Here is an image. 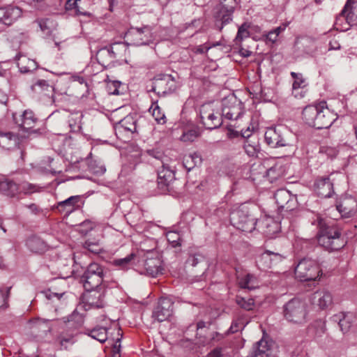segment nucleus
Instances as JSON below:
<instances>
[{
    "mask_svg": "<svg viewBox=\"0 0 357 357\" xmlns=\"http://www.w3.org/2000/svg\"><path fill=\"white\" fill-rule=\"evenodd\" d=\"M312 224L317 225L319 228L317 238L321 246L331 251L340 250L344 246L345 242L341 238L339 229L337 227L328 226L319 215H315V219L312 221Z\"/></svg>",
    "mask_w": 357,
    "mask_h": 357,
    "instance_id": "f257e3e1",
    "label": "nucleus"
},
{
    "mask_svg": "<svg viewBox=\"0 0 357 357\" xmlns=\"http://www.w3.org/2000/svg\"><path fill=\"white\" fill-rule=\"evenodd\" d=\"M264 138L271 148L292 146L296 141V135L282 126L268 128L265 132Z\"/></svg>",
    "mask_w": 357,
    "mask_h": 357,
    "instance_id": "f03ea898",
    "label": "nucleus"
},
{
    "mask_svg": "<svg viewBox=\"0 0 357 357\" xmlns=\"http://www.w3.org/2000/svg\"><path fill=\"white\" fill-rule=\"evenodd\" d=\"M43 188V187L28 181H22L20 184H17L8 179L0 180V191L10 197H15L20 194L29 196L33 193L42 192Z\"/></svg>",
    "mask_w": 357,
    "mask_h": 357,
    "instance_id": "7ed1b4c3",
    "label": "nucleus"
},
{
    "mask_svg": "<svg viewBox=\"0 0 357 357\" xmlns=\"http://www.w3.org/2000/svg\"><path fill=\"white\" fill-rule=\"evenodd\" d=\"M88 273L86 271L82 278V282L84 283V287L85 288L86 293H84L80 298V301L77 305L76 309L71 315L66 318L64 321L68 324L70 328H77L82 326L84 323V318L87 315L88 310L89 309V303L88 298V291L86 289V284L88 283Z\"/></svg>",
    "mask_w": 357,
    "mask_h": 357,
    "instance_id": "20e7f679",
    "label": "nucleus"
},
{
    "mask_svg": "<svg viewBox=\"0 0 357 357\" xmlns=\"http://www.w3.org/2000/svg\"><path fill=\"white\" fill-rule=\"evenodd\" d=\"M283 314L284 318L289 322L298 324H303L307 319V305L301 299L292 298L284 304Z\"/></svg>",
    "mask_w": 357,
    "mask_h": 357,
    "instance_id": "39448f33",
    "label": "nucleus"
},
{
    "mask_svg": "<svg viewBox=\"0 0 357 357\" xmlns=\"http://www.w3.org/2000/svg\"><path fill=\"white\" fill-rule=\"evenodd\" d=\"M321 271L318 264L311 259H303L299 261L295 268V275L301 281L315 280Z\"/></svg>",
    "mask_w": 357,
    "mask_h": 357,
    "instance_id": "423d86ee",
    "label": "nucleus"
},
{
    "mask_svg": "<svg viewBox=\"0 0 357 357\" xmlns=\"http://www.w3.org/2000/svg\"><path fill=\"white\" fill-rule=\"evenodd\" d=\"M127 38L135 46L149 45L154 40L153 29L149 25L131 27L127 32Z\"/></svg>",
    "mask_w": 357,
    "mask_h": 357,
    "instance_id": "0eeeda50",
    "label": "nucleus"
},
{
    "mask_svg": "<svg viewBox=\"0 0 357 357\" xmlns=\"http://www.w3.org/2000/svg\"><path fill=\"white\" fill-rule=\"evenodd\" d=\"M236 5V0H221L216 6L215 25L220 31L222 29L224 25L231 21Z\"/></svg>",
    "mask_w": 357,
    "mask_h": 357,
    "instance_id": "6e6552de",
    "label": "nucleus"
},
{
    "mask_svg": "<svg viewBox=\"0 0 357 357\" xmlns=\"http://www.w3.org/2000/svg\"><path fill=\"white\" fill-rule=\"evenodd\" d=\"M243 113V104L235 96L230 95L222 100V114L226 119L236 120Z\"/></svg>",
    "mask_w": 357,
    "mask_h": 357,
    "instance_id": "1a4fd4ad",
    "label": "nucleus"
},
{
    "mask_svg": "<svg viewBox=\"0 0 357 357\" xmlns=\"http://www.w3.org/2000/svg\"><path fill=\"white\" fill-rule=\"evenodd\" d=\"M231 220L235 221L238 229L245 232H252L255 229L256 218L252 217L245 207H243L231 214Z\"/></svg>",
    "mask_w": 357,
    "mask_h": 357,
    "instance_id": "9d476101",
    "label": "nucleus"
},
{
    "mask_svg": "<svg viewBox=\"0 0 357 357\" xmlns=\"http://www.w3.org/2000/svg\"><path fill=\"white\" fill-rule=\"evenodd\" d=\"M202 123L209 130L219 128L222 123V117L218 112H215L210 104L203 105L199 110Z\"/></svg>",
    "mask_w": 357,
    "mask_h": 357,
    "instance_id": "9b49d317",
    "label": "nucleus"
},
{
    "mask_svg": "<svg viewBox=\"0 0 357 357\" xmlns=\"http://www.w3.org/2000/svg\"><path fill=\"white\" fill-rule=\"evenodd\" d=\"M176 88V81L170 75H159L154 78L151 91L158 96L172 93Z\"/></svg>",
    "mask_w": 357,
    "mask_h": 357,
    "instance_id": "f8f14e48",
    "label": "nucleus"
},
{
    "mask_svg": "<svg viewBox=\"0 0 357 357\" xmlns=\"http://www.w3.org/2000/svg\"><path fill=\"white\" fill-rule=\"evenodd\" d=\"M318 108L319 111L314 128L318 130L328 128L337 119L336 114L328 108L325 101L319 102Z\"/></svg>",
    "mask_w": 357,
    "mask_h": 357,
    "instance_id": "ddd939ff",
    "label": "nucleus"
},
{
    "mask_svg": "<svg viewBox=\"0 0 357 357\" xmlns=\"http://www.w3.org/2000/svg\"><path fill=\"white\" fill-rule=\"evenodd\" d=\"M274 197L278 207L282 210L291 211L297 207L296 197L289 190L280 189L276 191Z\"/></svg>",
    "mask_w": 357,
    "mask_h": 357,
    "instance_id": "4468645a",
    "label": "nucleus"
},
{
    "mask_svg": "<svg viewBox=\"0 0 357 357\" xmlns=\"http://www.w3.org/2000/svg\"><path fill=\"white\" fill-rule=\"evenodd\" d=\"M173 302L167 298H160L153 312L152 317L159 322L168 319L172 314Z\"/></svg>",
    "mask_w": 357,
    "mask_h": 357,
    "instance_id": "2eb2a0df",
    "label": "nucleus"
},
{
    "mask_svg": "<svg viewBox=\"0 0 357 357\" xmlns=\"http://www.w3.org/2000/svg\"><path fill=\"white\" fill-rule=\"evenodd\" d=\"M106 289L101 284H91V309H102L107 305Z\"/></svg>",
    "mask_w": 357,
    "mask_h": 357,
    "instance_id": "dca6fc26",
    "label": "nucleus"
},
{
    "mask_svg": "<svg viewBox=\"0 0 357 357\" xmlns=\"http://www.w3.org/2000/svg\"><path fill=\"white\" fill-rule=\"evenodd\" d=\"M283 258L282 255L278 252L266 250L258 257L257 265L259 269L265 271L280 262Z\"/></svg>",
    "mask_w": 357,
    "mask_h": 357,
    "instance_id": "f3484780",
    "label": "nucleus"
},
{
    "mask_svg": "<svg viewBox=\"0 0 357 357\" xmlns=\"http://www.w3.org/2000/svg\"><path fill=\"white\" fill-rule=\"evenodd\" d=\"M336 208L342 217L350 218L357 212V201L352 197H345L340 201Z\"/></svg>",
    "mask_w": 357,
    "mask_h": 357,
    "instance_id": "a211bd4d",
    "label": "nucleus"
},
{
    "mask_svg": "<svg viewBox=\"0 0 357 357\" xmlns=\"http://www.w3.org/2000/svg\"><path fill=\"white\" fill-rule=\"evenodd\" d=\"M22 15V10L14 6L0 8V22L10 25Z\"/></svg>",
    "mask_w": 357,
    "mask_h": 357,
    "instance_id": "6ab92c4d",
    "label": "nucleus"
},
{
    "mask_svg": "<svg viewBox=\"0 0 357 357\" xmlns=\"http://www.w3.org/2000/svg\"><path fill=\"white\" fill-rule=\"evenodd\" d=\"M29 328L33 335L43 337L50 332L52 327L49 320L37 318L29 321Z\"/></svg>",
    "mask_w": 357,
    "mask_h": 357,
    "instance_id": "aec40b11",
    "label": "nucleus"
},
{
    "mask_svg": "<svg viewBox=\"0 0 357 357\" xmlns=\"http://www.w3.org/2000/svg\"><path fill=\"white\" fill-rule=\"evenodd\" d=\"M126 46L121 43L116 44L112 47L111 51L107 49H102L99 50L96 54V60L98 63L102 67L106 66V63L108 61V59L112 56V54H114V56L121 54L123 50L126 51Z\"/></svg>",
    "mask_w": 357,
    "mask_h": 357,
    "instance_id": "412c9836",
    "label": "nucleus"
},
{
    "mask_svg": "<svg viewBox=\"0 0 357 357\" xmlns=\"http://www.w3.org/2000/svg\"><path fill=\"white\" fill-rule=\"evenodd\" d=\"M314 190L320 197H330L333 193V184L329 177L319 178L315 181Z\"/></svg>",
    "mask_w": 357,
    "mask_h": 357,
    "instance_id": "4be33fe9",
    "label": "nucleus"
},
{
    "mask_svg": "<svg viewBox=\"0 0 357 357\" xmlns=\"http://www.w3.org/2000/svg\"><path fill=\"white\" fill-rule=\"evenodd\" d=\"M13 117L15 122L25 130L31 129L36 121L31 110H25L22 114L18 116L17 114H13Z\"/></svg>",
    "mask_w": 357,
    "mask_h": 357,
    "instance_id": "5701e85b",
    "label": "nucleus"
},
{
    "mask_svg": "<svg viewBox=\"0 0 357 357\" xmlns=\"http://www.w3.org/2000/svg\"><path fill=\"white\" fill-rule=\"evenodd\" d=\"M312 303L320 309L324 310L333 303V296L327 290H319L314 292L312 297Z\"/></svg>",
    "mask_w": 357,
    "mask_h": 357,
    "instance_id": "b1692460",
    "label": "nucleus"
},
{
    "mask_svg": "<svg viewBox=\"0 0 357 357\" xmlns=\"http://www.w3.org/2000/svg\"><path fill=\"white\" fill-rule=\"evenodd\" d=\"M20 139L17 135L13 132H0V146L5 149H12L17 146Z\"/></svg>",
    "mask_w": 357,
    "mask_h": 357,
    "instance_id": "393cba45",
    "label": "nucleus"
},
{
    "mask_svg": "<svg viewBox=\"0 0 357 357\" xmlns=\"http://www.w3.org/2000/svg\"><path fill=\"white\" fill-rule=\"evenodd\" d=\"M146 274L155 278L162 273L161 261L158 257L147 259L144 263Z\"/></svg>",
    "mask_w": 357,
    "mask_h": 357,
    "instance_id": "a878e982",
    "label": "nucleus"
},
{
    "mask_svg": "<svg viewBox=\"0 0 357 357\" xmlns=\"http://www.w3.org/2000/svg\"><path fill=\"white\" fill-rule=\"evenodd\" d=\"M319 111L318 103L306 106L302 112L303 119L305 122L310 126L314 128Z\"/></svg>",
    "mask_w": 357,
    "mask_h": 357,
    "instance_id": "bb28decb",
    "label": "nucleus"
},
{
    "mask_svg": "<svg viewBox=\"0 0 357 357\" xmlns=\"http://www.w3.org/2000/svg\"><path fill=\"white\" fill-rule=\"evenodd\" d=\"M237 280L239 287L242 289L252 290L259 287L257 278L252 274L238 276Z\"/></svg>",
    "mask_w": 357,
    "mask_h": 357,
    "instance_id": "cd10ccee",
    "label": "nucleus"
},
{
    "mask_svg": "<svg viewBox=\"0 0 357 357\" xmlns=\"http://www.w3.org/2000/svg\"><path fill=\"white\" fill-rule=\"evenodd\" d=\"M79 200V196H71L63 201L59 202L56 208L60 212H65L66 214H69L74 211L75 205Z\"/></svg>",
    "mask_w": 357,
    "mask_h": 357,
    "instance_id": "c85d7f7f",
    "label": "nucleus"
},
{
    "mask_svg": "<svg viewBox=\"0 0 357 357\" xmlns=\"http://www.w3.org/2000/svg\"><path fill=\"white\" fill-rule=\"evenodd\" d=\"M175 179L174 172L163 166L158 172V183L161 187L168 186Z\"/></svg>",
    "mask_w": 357,
    "mask_h": 357,
    "instance_id": "c756f323",
    "label": "nucleus"
},
{
    "mask_svg": "<svg viewBox=\"0 0 357 357\" xmlns=\"http://www.w3.org/2000/svg\"><path fill=\"white\" fill-rule=\"evenodd\" d=\"M285 171L281 164L276 163L266 171V176L271 183L282 177Z\"/></svg>",
    "mask_w": 357,
    "mask_h": 357,
    "instance_id": "7c9ffc66",
    "label": "nucleus"
},
{
    "mask_svg": "<svg viewBox=\"0 0 357 357\" xmlns=\"http://www.w3.org/2000/svg\"><path fill=\"white\" fill-rule=\"evenodd\" d=\"M202 163V158L197 153L185 155L183 158V164L188 171H190L195 166Z\"/></svg>",
    "mask_w": 357,
    "mask_h": 357,
    "instance_id": "2f4dec72",
    "label": "nucleus"
},
{
    "mask_svg": "<svg viewBox=\"0 0 357 357\" xmlns=\"http://www.w3.org/2000/svg\"><path fill=\"white\" fill-rule=\"evenodd\" d=\"M17 66L22 73L31 72L37 68L36 62L26 56H20L17 62Z\"/></svg>",
    "mask_w": 357,
    "mask_h": 357,
    "instance_id": "473e14b6",
    "label": "nucleus"
},
{
    "mask_svg": "<svg viewBox=\"0 0 357 357\" xmlns=\"http://www.w3.org/2000/svg\"><path fill=\"white\" fill-rule=\"evenodd\" d=\"M268 342L261 339L256 343V347L252 354L251 357H269L268 351H269Z\"/></svg>",
    "mask_w": 357,
    "mask_h": 357,
    "instance_id": "72a5a7b5",
    "label": "nucleus"
},
{
    "mask_svg": "<svg viewBox=\"0 0 357 357\" xmlns=\"http://www.w3.org/2000/svg\"><path fill=\"white\" fill-rule=\"evenodd\" d=\"M351 317V314L349 313H340L338 314H335L333 317V319L335 321H338V324L341 331L344 333L348 331L349 328L351 327V321L350 319Z\"/></svg>",
    "mask_w": 357,
    "mask_h": 357,
    "instance_id": "f704fd0d",
    "label": "nucleus"
},
{
    "mask_svg": "<svg viewBox=\"0 0 357 357\" xmlns=\"http://www.w3.org/2000/svg\"><path fill=\"white\" fill-rule=\"evenodd\" d=\"M103 268L98 264L91 263V284H102Z\"/></svg>",
    "mask_w": 357,
    "mask_h": 357,
    "instance_id": "c9c22d12",
    "label": "nucleus"
},
{
    "mask_svg": "<svg viewBox=\"0 0 357 357\" xmlns=\"http://www.w3.org/2000/svg\"><path fill=\"white\" fill-rule=\"evenodd\" d=\"M149 111L152 113V116L158 124L164 125L166 123V116L162 109L158 106L157 101L152 103L149 108Z\"/></svg>",
    "mask_w": 357,
    "mask_h": 357,
    "instance_id": "e433bc0d",
    "label": "nucleus"
},
{
    "mask_svg": "<svg viewBox=\"0 0 357 357\" xmlns=\"http://www.w3.org/2000/svg\"><path fill=\"white\" fill-rule=\"evenodd\" d=\"M125 130L135 132L137 131V121L132 115H128L119 123Z\"/></svg>",
    "mask_w": 357,
    "mask_h": 357,
    "instance_id": "4c0bfd02",
    "label": "nucleus"
},
{
    "mask_svg": "<svg viewBox=\"0 0 357 357\" xmlns=\"http://www.w3.org/2000/svg\"><path fill=\"white\" fill-rule=\"evenodd\" d=\"M107 91L110 95H121L123 93V88L121 82L114 80L109 81L107 84Z\"/></svg>",
    "mask_w": 357,
    "mask_h": 357,
    "instance_id": "58836bf2",
    "label": "nucleus"
},
{
    "mask_svg": "<svg viewBox=\"0 0 357 357\" xmlns=\"http://www.w3.org/2000/svg\"><path fill=\"white\" fill-rule=\"evenodd\" d=\"M91 338L103 343L107 340V330L105 327L91 330Z\"/></svg>",
    "mask_w": 357,
    "mask_h": 357,
    "instance_id": "ea45409f",
    "label": "nucleus"
},
{
    "mask_svg": "<svg viewBox=\"0 0 357 357\" xmlns=\"http://www.w3.org/2000/svg\"><path fill=\"white\" fill-rule=\"evenodd\" d=\"M135 257V255L134 253H131L124 258L114 259L112 264L115 266H118L121 269H128L130 266L131 262Z\"/></svg>",
    "mask_w": 357,
    "mask_h": 357,
    "instance_id": "a19ab883",
    "label": "nucleus"
},
{
    "mask_svg": "<svg viewBox=\"0 0 357 357\" xmlns=\"http://www.w3.org/2000/svg\"><path fill=\"white\" fill-rule=\"evenodd\" d=\"M26 245L34 252L43 251L45 247L44 243L37 237H32L27 240Z\"/></svg>",
    "mask_w": 357,
    "mask_h": 357,
    "instance_id": "79ce46f5",
    "label": "nucleus"
},
{
    "mask_svg": "<svg viewBox=\"0 0 357 357\" xmlns=\"http://www.w3.org/2000/svg\"><path fill=\"white\" fill-rule=\"evenodd\" d=\"M244 150L248 155L255 157L257 155L259 148L257 142L246 139L243 145Z\"/></svg>",
    "mask_w": 357,
    "mask_h": 357,
    "instance_id": "37998d69",
    "label": "nucleus"
},
{
    "mask_svg": "<svg viewBox=\"0 0 357 357\" xmlns=\"http://www.w3.org/2000/svg\"><path fill=\"white\" fill-rule=\"evenodd\" d=\"M106 168L105 165L96 160H92L91 156V174L95 176H101L105 174Z\"/></svg>",
    "mask_w": 357,
    "mask_h": 357,
    "instance_id": "c03bdc74",
    "label": "nucleus"
},
{
    "mask_svg": "<svg viewBox=\"0 0 357 357\" xmlns=\"http://www.w3.org/2000/svg\"><path fill=\"white\" fill-rule=\"evenodd\" d=\"M92 222L91 221V231H93V234L91 233V236H95L97 237V239L94 241H91V245H99L101 238L103 236V227L100 225H98L95 226V228L92 227Z\"/></svg>",
    "mask_w": 357,
    "mask_h": 357,
    "instance_id": "a18cd8bd",
    "label": "nucleus"
},
{
    "mask_svg": "<svg viewBox=\"0 0 357 357\" xmlns=\"http://www.w3.org/2000/svg\"><path fill=\"white\" fill-rule=\"evenodd\" d=\"M250 25L247 23H243L238 28L237 35L235 38V43L237 45L238 43H241L244 38H247L250 36V32L248 29Z\"/></svg>",
    "mask_w": 357,
    "mask_h": 357,
    "instance_id": "49530a36",
    "label": "nucleus"
},
{
    "mask_svg": "<svg viewBox=\"0 0 357 357\" xmlns=\"http://www.w3.org/2000/svg\"><path fill=\"white\" fill-rule=\"evenodd\" d=\"M50 89H52V86L44 79H39L31 86V90L36 93L48 91Z\"/></svg>",
    "mask_w": 357,
    "mask_h": 357,
    "instance_id": "de8ad7c7",
    "label": "nucleus"
},
{
    "mask_svg": "<svg viewBox=\"0 0 357 357\" xmlns=\"http://www.w3.org/2000/svg\"><path fill=\"white\" fill-rule=\"evenodd\" d=\"M199 135L200 133L197 129H190L184 132L180 139L185 142H194Z\"/></svg>",
    "mask_w": 357,
    "mask_h": 357,
    "instance_id": "09e8293b",
    "label": "nucleus"
},
{
    "mask_svg": "<svg viewBox=\"0 0 357 357\" xmlns=\"http://www.w3.org/2000/svg\"><path fill=\"white\" fill-rule=\"evenodd\" d=\"M82 1V0H68L66 3V10L75 9L77 14L86 15L88 13L81 10Z\"/></svg>",
    "mask_w": 357,
    "mask_h": 357,
    "instance_id": "8fccbe9b",
    "label": "nucleus"
},
{
    "mask_svg": "<svg viewBox=\"0 0 357 357\" xmlns=\"http://www.w3.org/2000/svg\"><path fill=\"white\" fill-rule=\"evenodd\" d=\"M168 242L172 245L173 248L181 246V236L180 234L174 231H168L166 234Z\"/></svg>",
    "mask_w": 357,
    "mask_h": 357,
    "instance_id": "3c124183",
    "label": "nucleus"
},
{
    "mask_svg": "<svg viewBox=\"0 0 357 357\" xmlns=\"http://www.w3.org/2000/svg\"><path fill=\"white\" fill-rule=\"evenodd\" d=\"M236 303L243 309L246 310H252L255 302L252 298H245L243 297L237 296L236 297Z\"/></svg>",
    "mask_w": 357,
    "mask_h": 357,
    "instance_id": "603ef678",
    "label": "nucleus"
},
{
    "mask_svg": "<svg viewBox=\"0 0 357 357\" xmlns=\"http://www.w3.org/2000/svg\"><path fill=\"white\" fill-rule=\"evenodd\" d=\"M204 262V257L199 255H190L186 260V264L192 267Z\"/></svg>",
    "mask_w": 357,
    "mask_h": 357,
    "instance_id": "864d4df0",
    "label": "nucleus"
},
{
    "mask_svg": "<svg viewBox=\"0 0 357 357\" xmlns=\"http://www.w3.org/2000/svg\"><path fill=\"white\" fill-rule=\"evenodd\" d=\"M218 46H220V47H225L223 42L218 41V42L210 44L208 45H206L205 47H203L202 45H200V46L197 47V49L195 50V52L203 54V53H205L207 51H208L210 49H211L213 47H218Z\"/></svg>",
    "mask_w": 357,
    "mask_h": 357,
    "instance_id": "5fc2aeb1",
    "label": "nucleus"
},
{
    "mask_svg": "<svg viewBox=\"0 0 357 357\" xmlns=\"http://www.w3.org/2000/svg\"><path fill=\"white\" fill-rule=\"evenodd\" d=\"M40 28L44 33H49L51 32V28L53 26V22L47 19L41 20L38 22Z\"/></svg>",
    "mask_w": 357,
    "mask_h": 357,
    "instance_id": "6e6d98bb",
    "label": "nucleus"
},
{
    "mask_svg": "<svg viewBox=\"0 0 357 357\" xmlns=\"http://www.w3.org/2000/svg\"><path fill=\"white\" fill-rule=\"evenodd\" d=\"M307 85L306 79L301 75L294 81L292 88L294 91L298 89H303Z\"/></svg>",
    "mask_w": 357,
    "mask_h": 357,
    "instance_id": "4d7b16f0",
    "label": "nucleus"
},
{
    "mask_svg": "<svg viewBox=\"0 0 357 357\" xmlns=\"http://www.w3.org/2000/svg\"><path fill=\"white\" fill-rule=\"evenodd\" d=\"M320 153L326 154L328 157L333 158L336 156L337 151L335 148L323 146L320 148Z\"/></svg>",
    "mask_w": 357,
    "mask_h": 357,
    "instance_id": "13d9d810",
    "label": "nucleus"
},
{
    "mask_svg": "<svg viewBox=\"0 0 357 357\" xmlns=\"http://www.w3.org/2000/svg\"><path fill=\"white\" fill-rule=\"evenodd\" d=\"M64 126L68 127L70 132H76L81 129V126L76 123L72 115H68V120L65 123Z\"/></svg>",
    "mask_w": 357,
    "mask_h": 357,
    "instance_id": "bf43d9fd",
    "label": "nucleus"
},
{
    "mask_svg": "<svg viewBox=\"0 0 357 357\" xmlns=\"http://www.w3.org/2000/svg\"><path fill=\"white\" fill-rule=\"evenodd\" d=\"M120 329H119L118 335H120V337H117L115 343L113 345V354L112 357H120V351H121V340L122 335L119 333Z\"/></svg>",
    "mask_w": 357,
    "mask_h": 357,
    "instance_id": "052dcab7",
    "label": "nucleus"
},
{
    "mask_svg": "<svg viewBox=\"0 0 357 357\" xmlns=\"http://www.w3.org/2000/svg\"><path fill=\"white\" fill-rule=\"evenodd\" d=\"M59 339L60 341L61 346L65 349L68 348L69 344H72L74 342L73 337H65L63 335H60Z\"/></svg>",
    "mask_w": 357,
    "mask_h": 357,
    "instance_id": "680f3d73",
    "label": "nucleus"
},
{
    "mask_svg": "<svg viewBox=\"0 0 357 357\" xmlns=\"http://www.w3.org/2000/svg\"><path fill=\"white\" fill-rule=\"evenodd\" d=\"M10 289V288H8L6 292H4L3 289L0 288V309L6 306V300L9 294Z\"/></svg>",
    "mask_w": 357,
    "mask_h": 357,
    "instance_id": "e2e57ef3",
    "label": "nucleus"
},
{
    "mask_svg": "<svg viewBox=\"0 0 357 357\" xmlns=\"http://www.w3.org/2000/svg\"><path fill=\"white\" fill-rule=\"evenodd\" d=\"M206 357H223L222 348L218 347L214 349Z\"/></svg>",
    "mask_w": 357,
    "mask_h": 357,
    "instance_id": "0e129e2a",
    "label": "nucleus"
},
{
    "mask_svg": "<svg viewBox=\"0 0 357 357\" xmlns=\"http://www.w3.org/2000/svg\"><path fill=\"white\" fill-rule=\"evenodd\" d=\"M349 6H350V5H349V1H347V2L346 3V4H345V6H344V8H343V10H342V12H341V13H340V15H341V16H343V17H346V20H347V21H349V18H350V17H349V14H350V13H347V12H348V9H349Z\"/></svg>",
    "mask_w": 357,
    "mask_h": 357,
    "instance_id": "69168bd1",
    "label": "nucleus"
},
{
    "mask_svg": "<svg viewBox=\"0 0 357 357\" xmlns=\"http://www.w3.org/2000/svg\"><path fill=\"white\" fill-rule=\"evenodd\" d=\"M278 36L277 35V33L273 32V30L270 31L266 35L267 40L272 43L276 42L278 40Z\"/></svg>",
    "mask_w": 357,
    "mask_h": 357,
    "instance_id": "338daca9",
    "label": "nucleus"
},
{
    "mask_svg": "<svg viewBox=\"0 0 357 357\" xmlns=\"http://www.w3.org/2000/svg\"><path fill=\"white\" fill-rule=\"evenodd\" d=\"M26 207L35 214L38 213L39 211V208L36 204L26 205Z\"/></svg>",
    "mask_w": 357,
    "mask_h": 357,
    "instance_id": "774afa93",
    "label": "nucleus"
}]
</instances>
